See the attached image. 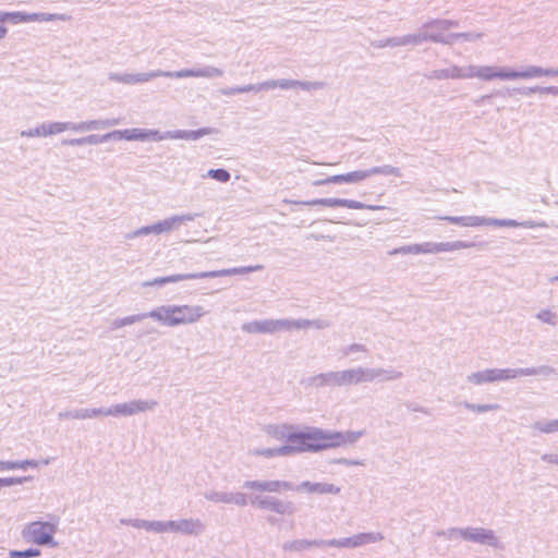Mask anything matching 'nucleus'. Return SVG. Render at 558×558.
<instances>
[{"label": "nucleus", "mask_w": 558, "mask_h": 558, "mask_svg": "<svg viewBox=\"0 0 558 558\" xmlns=\"http://www.w3.org/2000/svg\"><path fill=\"white\" fill-rule=\"evenodd\" d=\"M437 536L445 537L447 539H457L461 538L464 541L465 527H450L447 530L438 531Z\"/></svg>", "instance_id": "nucleus-45"}, {"label": "nucleus", "mask_w": 558, "mask_h": 558, "mask_svg": "<svg viewBox=\"0 0 558 558\" xmlns=\"http://www.w3.org/2000/svg\"><path fill=\"white\" fill-rule=\"evenodd\" d=\"M110 140H116L114 131L109 132L104 135L90 134V135H87L84 137L63 140L62 145L72 146V147L84 146V145H99V144L106 143Z\"/></svg>", "instance_id": "nucleus-19"}, {"label": "nucleus", "mask_w": 558, "mask_h": 558, "mask_svg": "<svg viewBox=\"0 0 558 558\" xmlns=\"http://www.w3.org/2000/svg\"><path fill=\"white\" fill-rule=\"evenodd\" d=\"M298 80L280 78L266 81L267 90L275 88L293 89L296 88Z\"/></svg>", "instance_id": "nucleus-40"}, {"label": "nucleus", "mask_w": 558, "mask_h": 558, "mask_svg": "<svg viewBox=\"0 0 558 558\" xmlns=\"http://www.w3.org/2000/svg\"><path fill=\"white\" fill-rule=\"evenodd\" d=\"M330 327V322L326 319H303L302 318V329L307 328H316V329H325Z\"/></svg>", "instance_id": "nucleus-53"}, {"label": "nucleus", "mask_w": 558, "mask_h": 558, "mask_svg": "<svg viewBox=\"0 0 558 558\" xmlns=\"http://www.w3.org/2000/svg\"><path fill=\"white\" fill-rule=\"evenodd\" d=\"M367 353L368 350L364 344L361 343H352L349 345H345L341 349L342 356H350L354 353Z\"/></svg>", "instance_id": "nucleus-56"}, {"label": "nucleus", "mask_w": 558, "mask_h": 558, "mask_svg": "<svg viewBox=\"0 0 558 558\" xmlns=\"http://www.w3.org/2000/svg\"><path fill=\"white\" fill-rule=\"evenodd\" d=\"M384 539L379 532H362L352 535L353 548L362 547L368 544H375Z\"/></svg>", "instance_id": "nucleus-27"}, {"label": "nucleus", "mask_w": 558, "mask_h": 558, "mask_svg": "<svg viewBox=\"0 0 558 558\" xmlns=\"http://www.w3.org/2000/svg\"><path fill=\"white\" fill-rule=\"evenodd\" d=\"M326 449L344 446L343 432L325 430Z\"/></svg>", "instance_id": "nucleus-38"}, {"label": "nucleus", "mask_w": 558, "mask_h": 558, "mask_svg": "<svg viewBox=\"0 0 558 558\" xmlns=\"http://www.w3.org/2000/svg\"><path fill=\"white\" fill-rule=\"evenodd\" d=\"M462 405L466 410H469L471 412H475V413H485V412H490V411H498L500 409V405L497 404V403L475 404V403H471V402L464 401V402H462Z\"/></svg>", "instance_id": "nucleus-43"}, {"label": "nucleus", "mask_w": 558, "mask_h": 558, "mask_svg": "<svg viewBox=\"0 0 558 558\" xmlns=\"http://www.w3.org/2000/svg\"><path fill=\"white\" fill-rule=\"evenodd\" d=\"M325 539H294L286 542L282 545V548L286 551L301 553L310 549L311 547H323Z\"/></svg>", "instance_id": "nucleus-25"}, {"label": "nucleus", "mask_w": 558, "mask_h": 558, "mask_svg": "<svg viewBox=\"0 0 558 558\" xmlns=\"http://www.w3.org/2000/svg\"><path fill=\"white\" fill-rule=\"evenodd\" d=\"M513 92L519 93L524 96H530L532 94H546L558 96V86H532V87H521L514 88Z\"/></svg>", "instance_id": "nucleus-32"}, {"label": "nucleus", "mask_w": 558, "mask_h": 558, "mask_svg": "<svg viewBox=\"0 0 558 558\" xmlns=\"http://www.w3.org/2000/svg\"><path fill=\"white\" fill-rule=\"evenodd\" d=\"M439 219L462 227H480V216H444Z\"/></svg>", "instance_id": "nucleus-29"}, {"label": "nucleus", "mask_w": 558, "mask_h": 558, "mask_svg": "<svg viewBox=\"0 0 558 558\" xmlns=\"http://www.w3.org/2000/svg\"><path fill=\"white\" fill-rule=\"evenodd\" d=\"M322 206L326 207H347L351 209H369V210H379L383 209V206L378 205H366L364 203L347 199V198H322Z\"/></svg>", "instance_id": "nucleus-20"}, {"label": "nucleus", "mask_w": 558, "mask_h": 558, "mask_svg": "<svg viewBox=\"0 0 558 558\" xmlns=\"http://www.w3.org/2000/svg\"><path fill=\"white\" fill-rule=\"evenodd\" d=\"M27 480L28 477H2L0 478V489L2 487L22 484Z\"/></svg>", "instance_id": "nucleus-63"}, {"label": "nucleus", "mask_w": 558, "mask_h": 558, "mask_svg": "<svg viewBox=\"0 0 558 558\" xmlns=\"http://www.w3.org/2000/svg\"><path fill=\"white\" fill-rule=\"evenodd\" d=\"M204 497L215 504H234L240 507H244L248 502L247 496L243 493L207 490L204 493Z\"/></svg>", "instance_id": "nucleus-13"}, {"label": "nucleus", "mask_w": 558, "mask_h": 558, "mask_svg": "<svg viewBox=\"0 0 558 558\" xmlns=\"http://www.w3.org/2000/svg\"><path fill=\"white\" fill-rule=\"evenodd\" d=\"M306 432H299V433H289L287 434V439L289 441L288 445L281 446L280 450L283 453H287V456L299 453V452H306L307 449H305V439Z\"/></svg>", "instance_id": "nucleus-21"}, {"label": "nucleus", "mask_w": 558, "mask_h": 558, "mask_svg": "<svg viewBox=\"0 0 558 558\" xmlns=\"http://www.w3.org/2000/svg\"><path fill=\"white\" fill-rule=\"evenodd\" d=\"M71 16L58 13H31V22L70 21Z\"/></svg>", "instance_id": "nucleus-37"}, {"label": "nucleus", "mask_w": 558, "mask_h": 558, "mask_svg": "<svg viewBox=\"0 0 558 558\" xmlns=\"http://www.w3.org/2000/svg\"><path fill=\"white\" fill-rule=\"evenodd\" d=\"M107 413L110 414V416H116V417L130 416L129 404H128V402L117 403V404L108 408Z\"/></svg>", "instance_id": "nucleus-50"}, {"label": "nucleus", "mask_w": 558, "mask_h": 558, "mask_svg": "<svg viewBox=\"0 0 558 558\" xmlns=\"http://www.w3.org/2000/svg\"><path fill=\"white\" fill-rule=\"evenodd\" d=\"M296 87L303 90H317L324 87V83L322 82H307V81H298Z\"/></svg>", "instance_id": "nucleus-61"}, {"label": "nucleus", "mask_w": 558, "mask_h": 558, "mask_svg": "<svg viewBox=\"0 0 558 558\" xmlns=\"http://www.w3.org/2000/svg\"><path fill=\"white\" fill-rule=\"evenodd\" d=\"M426 41L424 24L421 26L417 33L409 34L400 37H390L385 40H379L375 44L378 48L384 47H399L407 45H420Z\"/></svg>", "instance_id": "nucleus-12"}, {"label": "nucleus", "mask_w": 558, "mask_h": 558, "mask_svg": "<svg viewBox=\"0 0 558 558\" xmlns=\"http://www.w3.org/2000/svg\"><path fill=\"white\" fill-rule=\"evenodd\" d=\"M241 329L246 333H274L272 319L244 323Z\"/></svg>", "instance_id": "nucleus-26"}, {"label": "nucleus", "mask_w": 558, "mask_h": 558, "mask_svg": "<svg viewBox=\"0 0 558 558\" xmlns=\"http://www.w3.org/2000/svg\"><path fill=\"white\" fill-rule=\"evenodd\" d=\"M145 318H149V312L142 313V314L130 315V316H126V317H123V318H118V319H114L112 322L111 329H119V328H122L124 326L132 325L134 323L141 322V320H143Z\"/></svg>", "instance_id": "nucleus-35"}, {"label": "nucleus", "mask_w": 558, "mask_h": 558, "mask_svg": "<svg viewBox=\"0 0 558 558\" xmlns=\"http://www.w3.org/2000/svg\"><path fill=\"white\" fill-rule=\"evenodd\" d=\"M130 416L151 411L156 408L157 402L155 400H131L128 402Z\"/></svg>", "instance_id": "nucleus-30"}, {"label": "nucleus", "mask_w": 558, "mask_h": 558, "mask_svg": "<svg viewBox=\"0 0 558 558\" xmlns=\"http://www.w3.org/2000/svg\"><path fill=\"white\" fill-rule=\"evenodd\" d=\"M102 119L98 120H89V121H82V122H74L75 132H87V131H96V130H104Z\"/></svg>", "instance_id": "nucleus-42"}, {"label": "nucleus", "mask_w": 558, "mask_h": 558, "mask_svg": "<svg viewBox=\"0 0 558 558\" xmlns=\"http://www.w3.org/2000/svg\"><path fill=\"white\" fill-rule=\"evenodd\" d=\"M296 492H306L310 494H319V495H326V494H333L337 495L340 493V487L331 484V483H312L308 481L302 482L300 485L294 486V489Z\"/></svg>", "instance_id": "nucleus-18"}, {"label": "nucleus", "mask_w": 558, "mask_h": 558, "mask_svg": "<svg viewBox=\"0 0 558 558\" xmlns=\"http://www.w3.org/2000/svg\"><path fill=\"white\" fill-rule=\"evenodd\" d=\"M459 26V22L454 20H430L426 23H424V29L428 28H440L449 31L450 28H454Z\"/></svg>", "instance_id": "nucleus-41"}, {"label": "nucleus", "mask_w": 558, "mask_h": 558, "mask_svg": "<svg viewBox=\"0 0 558 558\" xmlns=\"http://www.w3.org/2000/svg\"><path fill=\"white\" fill-rule=\"evenodd\" d=\"M58 417L60 420L72 418V420H86L85 409H76L59 412Z\"/></svg>", "instance_id": "nucleus-51"}, {"label": "nucleus", "mask_w": 558, "mask_h": 558, "mask_svg": "<svg viewBox=\"0 0 558 558\" xmlns=\"http://www.w3.org/2000/svg\"><path fill=\"white\" fill-rule=\"evenodd\" d=\"M250 502L259 509L270 510L278 514L291 515L295 512V507L291 501L280 500L272 496L251 495Z\"/></svg>", "instance_id": "nucleus-7"}, {"label": "nucleus", "mask_w": 558, "mask_h": 558, "mask_svg": "<svg viewBox=\"0 0 558 558\" xmlns=\"http://www.w3.org/2000/svg\"><path fill=\"white\" fill-rule=\"evenodd\" d=\"M45 128V135L52 136L60 134L64 131L75 132L74 122H43Z\"/></svg>", "instance_id": "nucleus-28"}, {"label": "nucleus", "mask_w": 558, "mask_h": 558, "mask_svg": "<svg viewBox=\"0 0 558 558\" xmlns=\"http://www.w3.org/2000/svg\"><path fill=\"white\" fill-rule=\"evenodd\" d=\"M464 541L493 548L500 547V541L493 530L477 526H466Z\"/></svg>", "instance_id": "nucleus-9"}, {"label": "nucleus", "mask_w": 558, "mask_h": 558, "mask_svg": "<svg viewBox=\"0 0 558 558\" xmlns=\"http://www.w3.org/2000/svg\"><path fill=\"white\" fill-rule=\"evenodd\" d=\"M8 20L7 22H11L13 24H20V23H28L31 22V13L26 12H8Z\"/></svg>", "instance_id": "nucleus-52"}, {"label": "nucleus", "mask_w": 558, "mask_h": 558, "mask_svg": "<svg viewBox=\"0 0 558 558\" xmlns=\"http://www.w3.org/2000/svg\"><path fill=\"white\" fill-rule=\"evenodd\" d=\"M274 333L280 331H290L293 329H302V318L301 319H272Z\"/></svg>", "instance_id": "nucleus-31"}, {"label": "nucleus", "mask_w": 558, "mask_h": 558, "mask_svg": "<svg viewBox=\"0 0 558 558\" xmlns=\"http://www.w3.org/2000/svg\"><path fill=\"white\" fill-rule=\"evenodd\" d=\"M532 428L544 434L558 433V418L536 421L533 423Z\"/></svg>", "instance_id": "nucleus-36"}, {"label": "nucleus", "mask_w": 558, "mask_h": 558, "mask_svg": "<svg viewBox=\"0 0 558 558\" xmlns=\"http://www.w3.org/2000/svg\"><path fill=\"white\" fill-rule=\"evenodd\" d=\"M116 140H125V141H156L157 142V130H146V129H125V130H114Z\"/></svg>", "instance_id": "nucleus-16"}, {"label": "nucleus", "mask_w": 558, "mask_h": 558, "mask_svg": "<svg viewBox=\"0 0 558 558\" xmlns=\"http://www.w3.org/2000/svg\"><path fill=\"white\" fill-rule=\"evenodd\" d=\"M429 81H442V80H465V66L450 65L446 69L433 70L424 74Z\"/></svg>", "instance_id": "nucleus-15"}, {"label": "nucleus", "mask_w": 558, "mask_h": 558, "mask_svg": "<svg viewBox=\"0 0 558 558\" xmlns=\"http://www.w3.org/2000/svg\"><path fill=\"white\" fill-rule=\"evenodd\" d=\"M416 255L417 254H437L438 253V243L436 242H424L416 244Z\"/></svg>", "instance_id": "nucleus-55"}, {"label": "nucleus", "mask_w": 558, "mask_h": 558, "mask_svg": "<svg viewBox=\"0 0 558 558\" xmlns=\"http://www.w3.org/2000/svg\"><path fill=\"white\" fill-rule=\"evenodd\" d=\"M325 430L320 428H312L305 435V449L308 452H318L326 449Z\"/></svg>", "instance_id": "nucleus-22"}, {"label": "nucleus", "mask_w": 558, "mask_h": 558, "mask_svg": "<svg viewBox=\"0 0 558 558\" xmlns=\"http://www.w3.org/2000/svg\"><path fill=\"white\" fill-rule=\"evenodd\" d=\"M555 373L556 369L548 365L524 368H487L468 375L466 380L471 384L480 386L483 384L507 381L522 376L548 377Z\"/></svg>", "instance_id": "nucleus-3"}, {"label": "nucleus", "mask_w": 558, "mask_h": 558, "mask_svg": "<svg viewBox=\"0 0 558 558\" xmlns=\"http://www.w3.org/2000/svg\"><path fill=\"white\" fill-rule=\"evenodd\" d=\"M324 546L336 548H353L352 536L343 538L325 539Z\"/></svg>", "instance_id": "nucleus-47"}, {"label": "nucleus", "mask_w": 558, "mask_h": 558, "mask_svg": "<svg viewBox=\"0 0 558 558\" xmlns=\"http://www.w3.org/2000/svg\"><path fill=\"white\" fill-rule=\"evenodd\" d=\"M207 311L202 305H162L149 312L153 318L168 327L192 325L199 322Z\"/></svg>", "instance_id": "nucleus-4"}, {"label": "nucleus", "mask_w": 558, "mask_h": 558, "mask_svg": "<svg viewBox=\"0 0 558 558\" xmlns=\"http://www.w3.org/2000/svg\"><path fill=\"white\" fill-rule=\"evenodd\" d=\"M327 375L329 388L360 385L357 367L342 371H330L327 372Z\"/></svg>", "instance_id": "nucleus-11"}, {"label": "nucleus", "mask_w": 558, "mask_h": 558, "mask_svg": "<svg viewBox=\"0 0 558 558\" xmlns=\"http://www.w3.org/2000/svg\"><path fill=\"white\" fill-rule=\"evenodd\" d=\"M48 521H33L27 523L22 530V537L38 546H57L54 534L58 531L59 517L48 514Z\"/></svg>", "instance_id": "nucleus-5"}, {"label": "nucleus", "mask_w": 558, "mask_h": 558, "mask_svg": "<svg viewBox=\"0 0 558 558\" xmlns=\"http://www.w3.org/2000/svg\"><path fill=\"white\" fill-rule=\"evenodd\" d=\"M343 175V182L344 183H357L361 182L367 178H369L368 169L367 170H356L352 171Z\"/></svg>", "instance_id": "nucleus-46"}, {"label": "nucleus", "mask_w": 558, "mask_h": 558, "mask_svg": "<svg viewBox=\"0 0 558 558\" xmlns=\"http://www.w3.org/2000/svg\"><path fill=\"white\" fill-rule=\"evenodd\" d=\"M214 132V129L210 128H202L198 130H175L166 132H160L157 130V142L165 140L197 141L205 135L213 134Z\"/></svg>", "instance_id": "nucleus-10"}, {"label": "nucleus", "mask_w": 558, "mask_h": 558, "mask_svg": "<svg viewBox=\"0 0 558 558\" xmlns=\"http://www.w3.org/2000/svg\"><path fill=\"white\" fill-rule=\"evenodd\" d=\"M223 71L213 65L197 69H182L179 71L155 70L146 73H110L109 80L122 84L135 85L149 82L155 77L185 78V77H221Z\"/></svg>", "instance_id": "nucleus-2"}, {"label": "nucleus", "mask_w": 558, "mask_h": 558, "mask_svg": "<svg viewBox=\"0 0 558 558\" xmlns=\"http://www.w3.org/2000/svg\"><path fill=\"white\" fill-rule=\"evenodd\" d=\"M199 279L198 272L177 274L166 277H158L154 280L144 281L143 287H162L167 283H174L183 280Z\"/></svg>", "instance_id": "nucleus-24"}, {"label": "nucleus", "mask_w": 558, "mask_h": 558, "mask_svg": "<svg viewBox=\"0 0 558 558\" xmlns=\"http://www.w3.org/2000/svg\"><path fill=\"white\" fill-rule=\"evenodd\" d=\"M307 385L315 388H325L328 387V375L326 373H320L314 375L307 379Z\"/></svg>", "instance_id": "nucleus-49"}, {"label": "nucleus", "mask_w": 558, "mask_h": 558, "mask_svg": "<svg viewBox=\"0 0 558 558\" xmlns=\"http://www.w3.org/2000/svg\"><path fill=\"white\" fill-rule=\"evenodd\" d=\"M199 214H182V215H173L162 220H159L153 225L141 227L133 232L126 233L125 239L132 240L137 236L143 235H160V234H169L173 231L179 230L183 225L193 221Z\"/></svg>", "instance_id": "nucleus-6"}, {"label": "nucleus", "mask_w": 558, "mask_h": 558, "mask_svg": "<svg viewBox=\"0 0 558 558\" xmlns=\"http://www.w3.org/2000/svg\"><path fill=\"white\" fill-rule=\"evenodd\" d=\"M206 530L205 523L199 519H180L179 520V534L189 536H198Z\"/></svg>", "instance_id": "nucleus-23"}, {"label": "nucleus", "mask_w": 558, "mask_h": 558, "mask_svg": "<svg viewBox=\"0 0 558 558\" xmlns=\"http://www.w3.org/2000/svg\"><path fill=\"white\" fill-rule=\"evenodd\" d=\"M536 318L551 326L557 324V315L549 310H542L536 314Z\"/></svg>", "instance_id": "nucleus-57"}, {"label": "nucleus", "mask_w": 558, "mask_h": 558, "mask_svg": "<svg viewBox=\"0 0 558 558\" xmlns=\"http://www.w3.org/2000/svg\"><path fill=\"white\" fill-rule=\"evenodd\" d=\"M466 78H478L482 81H514V80H531L543 76H558V68H542L538 65H526L521 70H514L509 66H495V65H466Z\"/></svg>", "instance_id": "nucleus-1"}, {"label": "nucleus", "mask_w": 558, "mask_h": 558, "mask_svg": "<svg viewBox=\"0 0 558 558\" xmlns=\"http://www.w3.org/2000/svg\"><path fill=\"white\" fill-rule=\"evenodd\" d=\"M279 450H280V447H278V448H268V449L257 450L256 454L264 456L266 458H271V457H275V456H287V453H283V452H281Z\"/></svg>", "instance_id": "nucleus-64"}, {"label": "nucleus", "mask_w": 558, "mask_h": 558, "mask_svg": "<svg viewBox=\"0 0 558 558\" xmlns=\"http://www.w3.org/2000/svg\"><path fill=\"white\" fill-rule=\"evenodd\" d=\"M365 435V430H347L343 432L344 446L355 444L361 437Z\"/></svg>", "instance_id": "nucleus-59"}, {"label": "nucleus", "mask_w": 558, "mask_h": 558, "mask_svg": "<svg viewBox=\"0 0 558 558\" xmlns=\"http://www.w3.org/2000/svg\"><path fill=\"white\" fill-rule=\"evenodd\" d=\"M416 251H417L416 244H409V245L393 248L392 251L389 252V254L390 255H398V254H402V255L414 254V255H416Z\"/></svg>", "instance_id": "nucleus-62"}, {"label": "nucleus", "mask_w": 558, "mask_h": 558, "mask_svg": "<svg viewBox=\"0 0 558 558\" xmlns=\"http://www.w3.org/2000/svg\"><path fill=\"white\" fill-rule=\"evenodd\" d=\"M426 41L440 43L444 45H452L456 40L460 39L459 33L444 35L441 33L428 32L425 29Z\"/></svg>", "instance_id": "nucleus-33"}, {"label": "nucleus", "mask_w": 558, "mask_h": 558, "mask_svg": "<svg viewBox=\"0 0 558 558\" xmlns=\"http://www.w3.org/2000/svg\"><path fill=\"white\" fill-rule=\"evenodd\" d=\"M480 226H495V227H519V221L513 219H497L480 217Z\"/></svg>", "instance_id": "nucleus-39"}, {"label": "nucleus", "mask_w": 558, "mask_h": 558, "mask_svg": "<svg viewBox=\"0 0 558 558\" xmlns=\"http://www.w3.org/2000/svg\"><path fill=\"white\" fill-rule=\"evenodd\" d=\"M368 173H369V177L376 175V174L401 177L400 169L397 167L390 166V165L369 168Z\"/></svg>", "instance_id": "nucleus-44"}, {"label": "nucleus", "mask_w": 558, "mask_h": 558, "mask_svg": "<svg viewBox=\"0 0 558 558\" xmlns=\"http://www.w3.org/2000/svg\"><path fill=\"white\" fill-rule=\"evenodd\" d=\"M360 384L375 380L393 381L400 379L403 374L393 368L357 366Z\"/></svg>", "instance_id": "nucleus-8"}, {"label": "nucleus", "mask_w": 558, "mask_h": 558, "mask_svg": "<svg viewBox=\"0 0 558 558\" xmlns=\"http://www.w3.org/2000/svg\"><path fill=\"white\" fill-rule=\"evenodd\" d=\"M263 269H264L263 265L241 266V267H233V268H227V269H220V270L202 271V272H198V276H199V279L219 278V277H227V276H234V275H244V274H248V272L259 271Z\"/></svg>", "instance_id": "nucleus-17"}, {"label": "nucleus", "mask_w": 558, "mask_h": 558, "mask_svg": "<svg viewBox=\"0 0 558 558\" xmlns=\"http://www.w3.org/2000/svg\"><path fill=\"white\" fill-rule=\"evenodd\" d=\"M20 135L22 137H46L44 123H40L33 129L21 131Z\"/></svg>", "instance_id": "nucleus-58"}, {"label": "nucleus", "mask_w": 558, "mask_h": 558, "mask_svg": "<svg viewBox=\"0 0 558 558\" xmlns=\"http://www.w3.org/2000/svg\"><path fill=\"white\" fill-rule=\"evenodd\" d=\"M40 555L37 548H28L26 550H11L8 558H33Z\"/></svg>", "instance_id": "nucleus-54"}, {"label": "nucleus", "mask_w": 558, "mask_h": 558, "mask_svg": "<svg viewBox=\"0 0 558 558\" xmlns=\"http://www.w3.org/2000/svg\"><path fill=\"white\" fill-rule=\"evenodd\" d=\"M239 90H240V94L250 93V92L258 93L262 90H267L266 81L262 82V83H257V84H247L244 86H239Z\"/></svg>", "instance_id": "nucleus-60"}, {"label": "nucleus", "mask_w": 558, "mask_h": 558, "mask_svg": "<svg viewBox=\"0 0 558 558\" xmlns=\"http://www.w3.org/2000/svg\"><path fill=\"white\" fill-rule=\"evenodd\" d=\"M475 245L476 244L474 242H466V241L439 242L438 243V253L471 248V247H474Z\"/></svg>", "instance_id": "nucleus-34"}, {"label": "nucleus", "mask_w": 558, "mask_h": 558, "mask_svg": "<svg viewBox=\"0 0 558 558\" xmlns=\"http://www.w3.org/2000/svg\"><path fill=\"white\" fill-rule=\"evenodd\" d=\"M206 177L217 180L221 183H227L230 180L231 174L226 169H209ZM203 178H205V175H203Z\"/></svg>", "instance_id": "nucleus-48"}, {"label": "nucleus", "mask_w": 558, "mask_h": 558, "mask_svg": "<svg viewBox=\"0 0 558 558\" xmlns=\"http://www.w3.org/2000/svg\"><path fill=\"white\" fill-rule=\"evenodd\" d=\"M243 488L278 493L281 490H293L294 485L287 481H246L243 484Z\"/></svg>", "instance_id": "nucleus-14"}]
</instances>
